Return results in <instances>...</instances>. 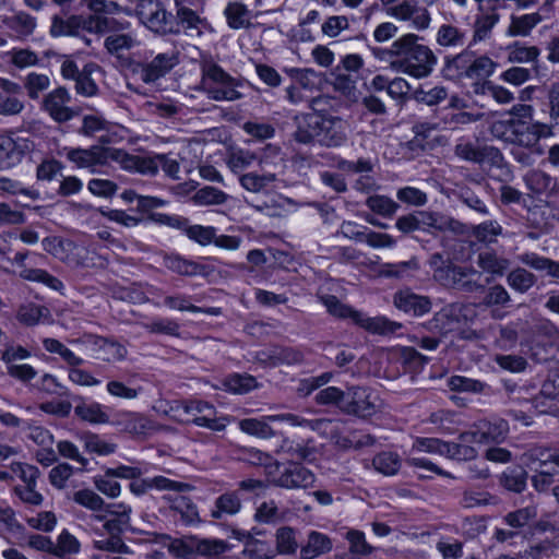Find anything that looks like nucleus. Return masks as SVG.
<instances>
[{
  "instance_id": "obj_1",
  "label": "nucleus",
  "mask_w": 559,
  "mask_h": 559,
  "mask_svg": "<svg viewBox=\"0 0 559 559\" xmlns=\"http://www.w3.org/2000/svg\"><path fill=\"white\" fill-rule=\"evenodd\" d=\"M293 134L300 144L318 143L325 148H338L348 142V122L340 116L302 114L296 116Z\"/></svg>"
},
{
  "instance_id": "obj_2",
  "label": "nucleus",
  "mask_w": 559,
  "mask_h": 559,
  "mask_svg": "<svg viewBox=\"0 0 559 559\" xmlns=\"http://www.w3.org/2000/svg\"><path fill=\"white\" fill-rule=\"evenodd\" d=\"M385 53L395 56L392 66L395 70L415 79H424L431 74L437 64V57L426 45L418 43V36L406 34L393 41Z\"/></svg>"
},
{
  "instance_id": "obj_3",
  "label": "nucleus",
  "mask_w": 559,
  "mask_h": 559,
  "mask_svg": "<svg viewBox=\"0 0 559 559\" xmlns=\"http://www.w3.org/2000/svg\"><path fill=\"white\" fill-rule=\"evenodd\" d=\"M202 84L207 97L216 102L241 99V80L231 76L218 63L209 60L202 63Z\"/></svg>"
},
{
  "instance_id": "obj_4",
  "label": "nucleus",
  "mask_w": 559,
  "mask_h": 559,
  "mask_svg": "<svg viewBox=\"0 0 559 559\" xmlns=\"http://www.w3.org/2000/svg\"><path fill=\"white\" fill-rule=\"evenodd\" d=\"M269 479L273 486L285 489H306L316 481L314 474L299 463L281 464L274 462L269 466Z\"/></svg>"
},
{
  "instance_id": "obj_5",
  "label": "nucleus",
  "mask_w": 559,
  "mask_h": 559,
  "mask_svg": "<svg viewBox=\"0 0 559 559\" xmlns=\"http://www.w3.org/2000/svg\"><path fill=\"white\" fill-rule=\"evenodd\" d=\"M63 154L76 167L96 173L98 168L109 165L111 160L116 162L117 148L102 145H92L88 148L64 147Z\"/></svg>"
},
{
  "instance_id": "obj_6",
  "label": "nucleus",
  "mask_w": 559,
  "mask_h": 559,
  "mask_svg": "<svg viewBox=\"0 0 559 559\" xmlns=\"http://www.w3.org/2000/svg\"><path fill=\"white\" fill-rule=\"evenodd\" d=\"M481 273L473 267H463L448 263V269L438 270L436 281L444 287L454 288L465 293H475L484 289L480 283Z\"/></svg>"
},
{
  "instance_id": "obj_7",
  "label": "nucleus",
  "mask_w": 559,
  "mask_h": 559,
  "mask_svg": "<svg viewBox=\"0 0 559 559\" xmlns=\"http://www.w3.org/2000/svg\"><path fill=\"white\" fill-rule=\"evenodd\" d=\"M143 25L159 36H175L177 23L174 13L168 11L160 1L147 0L138 11Z\"/></svg>"
},
{
  "instance_id": "obj_8",
  "label": "nucleus",
  "mask_w": 559,
  "mask_h": 559,
  "mask_svg": "<svg viewBox=\"0 0 559 559\" xmlns=\"http://www.w3.org/2000/svg\"><path fill=\"white\" fill-rule=\"evenodd\" d=\"M381 402L369 388L352 385L347 388L346 400L341 411L347 415L368 418L379 412Z\"/></svg>"
},
{
  "instance_id": "obj_9",
  "label": "nucleus",
  "mask_w": 559,
  "mask_h": 559,
  "mask_svg": "<svg viewBox=\"0 0 559 559\" xmlns=\"http://www.w3.org/2000/svg\"><path fill=\"white\" fill-rule=\"evenodd\" d=\"M509 432V424L502 418L483 419L477 421L467 431L460 435L459 439L477 444H490L502 442Z\"/></svg>"
},
{
  "instance_id": "obj_10",
  "label": "nucleus",
  "mask_w": 559,
  "mask_h": 559,
  "mask_svg": "<svg viewBox=\"0 0 559 559\" xmlns=\"http://www.w3.org/2000/svg\"><path fill=\"white\" fill-rule=\"evenodd\" d=\"M532 356L538 362L550 359L549 353L559 344V329L549 319H540L533 328Z\"/></svg>"
},
{
  "instance_id": "obj_11",
  "label": "nucleus",
  "mask_w": 559,
  "mask_h": 559,
  "mask_svg": "<svg viewBox=\"0 0 559 559\" xmlns=\"http://www.w3.org/2000/svg\"><path fill=\"white\" fill-rule=\"evenodd\" d=\"M72 96L68 88L58 86L47 93L41 102L40 108L57 123H64L72 120L78 112L69 106Z\"/></svg>"
},
{
  "instance_id": "obj_12",
  "label": "nucleus",
  "mask_w": 559,
  "mask_h": 559,
  "mask_svg": "<svg viewBox=\"0 0 559 559\" xmlns=\"http://www.w3.org/2000/svg\"><path fill=\"white\" fill-rule=\"evenodd\" d=\"M41 245L46 252L71 266L84 265L81 258L85 249L79 247L72 240L47 237L43 239Z\"/></svg>"
},
{
  "instance_id": "obj_13",
  "label": "nucleus",
  "mask_w": 559,
  "mask_h": 559,
  "mask_svg": "<svg viewBox=\"0 0 559 559\" xmlns=\"http://www.w3.org/2000/svg\"><path fill=\"white\" fill-rule=\"evenodd\" d=\"M388 14L400 21H411L417 31L427 29L431 22L429 11L419 7L415 0H404L388 9Z\"/></svg>"
},
{
  "instance_id": "obj_14",
  "label": "nucleus",
  "mask_w": 559,
  "mask_h": 559,
  "mask_svg": "<svg viewBox=\"0 0 559 559\" xmlns=\"http://www.w3.org/2000/svg\"><path fill=\"white\" fill-rule=\"evenodd\" d=\"M33 142L27 139H12L0 134V169H9L17 165L25 154L33 150Z\"/></svg>"
},
{
  "instance_id": "obj_15",
  "label": "nucleus",
  "mask_w": 559,
  "mask_h": 559,
  "mask_svg": "<svg viewBox=\"0 0 559 559\" xmlns=\"http://www.w3.org/2000/svg\"><path fill=\"white\" fill-rule=\"evenodd\" d=\"M186 0H174L175 11L174 19L177 23L175 27V36L185 34L192 36L193 34L201 35V25L203 19L191 8L185 4Z\"/></svg>"
},
{
  "instance_id": "obj_16",
  "label": "nucleus",
  "mask_w": 559,
  "mask_h": 559,
  "mask_svg": "<svg viewBox=\"0 0 559 559\" xmlns=\"http://www.w3.org/2000/svg\"><path fill=\"white\" fill-rule=\"evenodd\" d=\"M421 230L451 231L455 235H463L466 226L460 221L439 212L420 211Z\"/></svg>"
},
{
  "instance_id": "obj_17",
  "label": "nucleus",
  "mask_w": 559,
  "mask_h": 559,
  "mask_svg": "<svg viewBox=\"0 0 559 559\" xmlns=\"http://www.w3.org/2000/svg\"><path fill=\"white\" fill-rule=\"evenodd\" d=\"M393 304L399 310L417 317L431 310L429 297L417 295L408 288L396 292L393 296Z\"/></svg>"
},
{
  "instance_id": "obj_18",
  "label": "nucleus",
  "mask_w": 559,
  "mask_h": 559,
  "mask_svg": "<svg viewBox=\"0 0 559 559\" xmlns=\"http://www.w3.org/2000/svg\"><path fill=\"white\" fill-rule=\"evenodd\" d=\"M150 489H156L160 491H175L185 492L191 489V486L186 483L176 481L165 476H154L145 478L130 484V490L136 496L146 493Z\"/></svg>"
},
{
  "instance_id": "obj_19",
  "label": "nucleus",
  "mask_w": 559,
  "mask_h": 559,
  "mask_svg": "<svg viewBox=\"0 0 559 559\" xmlns=\"http://www.w3.org/2000/svg\"><path fill=\"white\" fill-rule=\"evenodd\" d=\"M116 163H118L124 170L128 171H135L145 176L157 175L156 154L153 156H139L117 148Z\"/></svg>"
},
{
  "instance_id": "obj_20",
  "label": "nucleus",
  "mask_w": 559,
  "mask_h": 559,
  "mask_svg": "<svg viewBox=\"0 0 559 559\" xmlns=\"http://www.w3.org/2000/svg\"><path fill=\"white\" fill-rule=\"evenodd\" d=\"M99 14L100 13H95L85 17L84 31L97 35H111L114 33L126 32L131 25L130 22L126 20Z\"/></svg>"
},
{
  "instance_id": "obj_21",
  "label": "nucleus",
  "mask_w": 559,
  "mask_h": 559,
  "mask_svg": "<svg viewBox=\"0 0 559 559\" xmlns=\"http://www.w3.org/2000/svg\"><path fill=\"white\" fill-rule=\"evenodd\" d=\"M460 325V308L455 305H449L442 308L429 321V329L441 336H447L457 331Z\"/></svg>"
},
{
  "instance_id": "obj_22",
  "label": "nucleus",
  "mask_w": 559,
  "mask_h": 559,
  "mask_svg": "<svg viewBox=\"0 0 559 559\" xmlns=\"http://www.w3.org/2000/svg\"><path fill=\"white\" fill-rule=\"evenodd\" d=\"M180 492L169 491L162 497V500L168 508L180 515L185 524H193L199 521V512L193 501Z\"/></svg>"
},
{
  "instance_id": "obj_23",
  "label": "nucleus",
  "mask_w": 559,
  "mask_h": 559,
  "mask_svg": "<svg viewBox=\"0 0 559 559\" xmlns=\"http://www.w3.org/2000/svg\"><path fill=\"white\" fill-rule=\"evenodd\" d=\"M175 64L173 55L158 53L151 62L141 67L140 78L144 83H153L168 73Z\"/></svg>"
},
{
  "instance_id": "obj_24",
  "label": "nucleus",
  "mask_w": 559,
  "mask_h": 559,
  "mask_svg": "<svg viewBox=\"0 0 559 559\" xmlns=\"http://www.w3.org/2000/svg\"><path fill=\"white\" fill-rule=\"evenodd\" d=\"M85 27V16L82 15H53L49 33L52 37L78 36Z\"/></svg>"
},
{
  "instance_id": "obj_25",
  "label": "nucleus",
  "mask_w": 559,
  "mask_h": 559,
  "mask_svg": "<svg viewBox=\"0 0 559 559\" xmlns=\"http://www.w3.org/2000/svg\"><path fill=\"white\" fill-rule=\"evenodd\" d=\"M164 264L168 270L185 276H207L213 271L210 265L186 260L179 255L165 257Z\"/></svg>"
},
{
  "instance_id": "obj_26",
  "label": "nucleus",
  "mask_w": 559,
  "mask_h": 559,
  "mask_svg": "<svg viewBox=\"0 0 559 559\" xmlns=\"http://www.w3.org/2000/svg\"><path fill=\"white\" fill-rule=\"evenodd\" d=\"M277 180L273 173L258 174L257 171H249L239 177L240 186L250 193H267Z\"/></svg>"
},
{
  "instance_id": "obj_27",
  "label": "nucleus",
  "mask_w": 559,
  "mask_h": 559,
  "mask_svg": "<svg viewBox=\"0 0 559 559\" xmlns=\"http://www.w3.org/2000/svg\"><path fill=\"white\" fill-rule=\"evenodd\" d=\"M0 190L4 193L20 197L19 203L22 206H29L28 201L34 202L39 200L40 193L33 187H26L20 180L9 177H0Z\"/></svg>"
},
{
  "instance_id": "obj_28",
  "label": "nucleus",
  "mask_w": 559,
  "mask_h": 559,
  "mask_svg": "<svg viewBox=\"0 0 559 559\" xmlns=\"http://www.w3.org/2000/svg\"><path fill=\"white\" fill-rule=\"evenodd\" d=\"M120 424L126 432L136 437H146L159 429L156 423L136 413L126 414Z\"/></svg>"
},
{
  "instance_id": "obj_29",
  "label": "nucleus",
  "mask_w": 559,
  "mask_h": 559,
  "mask_svg": "<svg viewBox=\"0 0 559 559\" xmlns=\"http://www.w3.org/2000/svg\"><path fill=\"white\" fill-rule=\"evenodd\" d=\"M356 325L365 329L373 334L388 335L393 334L402 329V323L391 321L385 317H367L359 311V318L355 322Z\"/></svg>"
},
{
  "instance_id": "obj_30",
  "label": "nucleus",
  "mask_w": 559,
  "mask_h": 559,
  "mask_svg": "<svg viewBox=\"0 0 559 559\" xmlns=\"http://www.w3.org/2000/svg\"><path fill=\"white\" fill-rule=\"evenodd\" d=\"M93 344L97 353V358L107 362L121 361L128 354L127 348L122 344L106 337L98 336Z\"/></svg>"
},
{
  "instance_id": "obj_31",
  "label": "nucleus",
  "mask_w": 559,
  "mask_h": 559,
  "mask_svg": "<svg viewBox=\"0 0 559 559\" xmlns=\"http://www.w3.org/2000/svg\"><path fill=\"white\" fill-rule=\"evenodd\" d=\"M224 16L231 29L248 28L251 26V12L241 2L230 1L224 9Z\"/></svg>"
},
{
  "instance_id": "obj_32",
  "label": "nucleus",
  "mask_w": 559,
  "mask_h": 559,
  "mask_svg": "<svg viewBox=\"0 0 559 559\" xmlns=\"http://www.w3.org/2000/svg\"><path fill=\"white\" fill-rule=\"evenodd\" d=\"M332 549L330 537L317 531H312L308 535V540L300 549L302 559H314Z\"/></svg>"
},
{
  "instance_id": "obj_33",
  "label": "nucleus",
  "mask_w": 559,
  "mask_h": 559,
  "mask_svg": "<svg viewBox=\"0 0 559 559\" xmlns=\"http://www.w3.org/2000/svg\"><path fill=\"white\" fill-rule=\"evenodd\" d=\"M3 23L9 29L13 31L22 38L31 36L37 26L36 17L25 11H17L7 16Z\"/></svg>"
},
{
  "instance_id": "obj_34",
  "label": "nucleus",
  "mask_w": 559,
  "mask_h": 559,
  "mask_svg": "<svg viewBox=\"0 0 559 559\" xmlns=\"http://www.w3.org/2000/svg\"><path fill=\"white\" fill-rule=\"evenodd\" d=\"M542 20V15L539 13L511 15L510 24L506 31V34L511 37L528 36L532 29L537 26Z\"/></svg>"
},
{
  "instance_id": "obj_35",
  "label": "nucleus",
  "mask_w": 559,
  "mask_h": 559,
  "mask_svg": "<svg viewBox=\"0 0 559 559\" xmlns=\"http://www.w3.org/2000/svg\"><path fill=\"white\" fill-rule=\"evenodd\" d=\"M477 265L486 273L502 276L510 266V260L495 251H484L477 255Z\"/></svg>"
},
{
  "instance_id": "obj_36",
  "label": "nucleus",
  "mask_w": 559,
  "mask_h": 559,
  "mask_svg": "<svg viewBox=\"0 0 559 559\" xmlns=\"http://www.w3.org/2000/svg\"><path fill=\"white\" fill-rule=\"evenodd\" d=\"M320 301L326 308V311L336 319H349L353 323L359 318V311L350 306L343 304L334 295H322L319 297Z\"/></svg>"
},
{
  "instance_id": "obj_37",
  "label": "nucleus",
  "mask_w": 559,
  "mask_h": 559,
  "mask_svg": "<svg viewBox=\"0 0 559 559\" xmlns=\"http://www.w3.org/2000/svg\"><path fill=\"white\" fill-rule=\"evenodd\" d=\"M74 400H80V403L74 408V413L82 420L91 424L109 423V416L104 412L103 406L99 403H85L79 396L74 397Z\"/></svg>"
},
{
  "instance_id": "obj_38",
  "label": "nucleus",
  "mask_w": 559,
  "mask_h": 559,
  "mask_svg": "<svg viewBox=\"0 0 559 559\" xmlns=\"http://www.w3.org/2000/svg\"><path fill=\"white\" fill-rule=\"evenodd\" d=\"M241 509V499L237 491L221 495L216 501L214 509L211 511L213 519H222L224 515H234Z\"/></svg>"
},
{
  "instance_id": "obj_39",
  "label": "nucleus",
  "mask_w": 559,
  "mask_h": 559,
  "mask_svg": "<svg viewBox=\"0 0 559 559\" xmlns=\"http://www.w3.org/2000/svg\"><path fill=\"white\" fill-rule=\"evenodd\" d=\"M508 61L512 63H531L536 64L540 50L536 46H526L523 43L515 41L508 46Z\"/></svg>"
},
{
  "instance_id": "obj_40",
  "label": "nucleus",
  "mask_w": 559,
  "mask_h": 559,
  "mask_svg": "<svg viewBox=\"0 0 559 559\" xmlns=\"http://www.w3.org/2000/svg\"><path fill=\"white\" fill-rule=\"evenodd\" d=\"M519 259L523 264L536 271H546L548 276L559 281V261L538 255L534 252L521 254Z\"/></svg>"
},
{
  "instance_id": "obj_41",
  "label": "nucleus",
  "mask_w": 559,
  "mask_h": 559,
  "mask_svg": "<svg viewBox=\"0 0 559 559\" xmlns=\"http://www.w3.org/2000/svg\"><path fill=\"white\" fill-rule=\"evenodd\" d=\"M139 45L138 39L131 33H114L104 40V47L108 53L120 56L123 51L130 50Z\"/></svg>"
},
{
  "instance_id": "obj_42",
  "label": "nucleus",
  "mask_w": 559,
  "mask_h": 559,
  "mask_svg": "<svg viewBox=\"0 0 559 559\" xmlns=\"http://www.w3.org/2000/svg\"><path fill=\"white\" fill-rule=\"evenodd\" d=\"M267 416L262 418H245L239 421V429L250 436L262 439H269L275 436V431L271 427Z\"/></svg>"
},
{
  "instance_id": "obj_43",
  "label": "nucleus",
  "mask_w": 559,
  "mask_h": 559,
  "mask_svg": "<svg viewBox=\"0 0 559 559\" xmlns=\"http://www.w3.org/2000/svg\"><path fill=\"white\" fill-rule=\"evenodd\" d=\"M98 68L99 67L94 62L86 63L83 67L81 75L74 81V90L78 95L84 97H93L98 94V86L95 83V81L91 78L93 72L96 71Z\"/></svg>"
},
{
  "instance_id": "obj_44",
  "label": "nucleus",
  "mask_w": 559,
  "mask_h": 559,
  "mask_svg": "<svg viewBox=\"0 0 559 559\" xmlns=\"http://www.w3.org/2000/svg\"><path fill=\"white\" fill-rule=\"evenodd\" d=\"M536 282V275L524 267H515L507 275L508 285L520 294L527 293Z\"/></svg>"
},
{
  "instance_id": "obj_45",
  "label": "nucleus",
  "mask_w": 559,
  "mask_h": 559,
  "mask_svg": "<svg viewBox=\"0 0 559 559\" xmlns=\"http://www.w3.org/2000/svg\"><path fill=\"white\" fill-rule=\"evenodd\" d=\"M465 39L466 33L451 24H442L436 36V40L441 47H461L465 44Z\"/></svg>"
},
{
  "instance_id": "obj_46",
  "label": "nucleus",
  "mask_w": 559,
  "mask_h": 559,
  "mask_svg": "<svg viewBox=\"0 0 559 559\" xmlns=\"http://www.w3.org/2000/svg\"><path fill=\"white\" fill-rule=\"evenodd\" d=\"M372 465L384 476H393L400 471L402 460L397 453L383 451L373 457Z\"/></svg>"
},
{
  "instance_id": "obj_47",
  "label": "nucleus",
  "mask_w": 559,
  "mask_h": 559,
  "mask_svg": "<svg viewBox=\"0 0 559 559\" xmlns=\"http://www.w3.org/2000/svg\"><path fill=\"white\" fill-rule=\"evenodd\" d=\"M538 516V508L536 504H530L527 507L511 511L503 516V522L512 528L519 530Z\"/></svg>"
},
{
  "instance_id": "obj_48",
  "label": "nucleus",
  "mask_w": 559,
  "mask_h": 559,
  "mask_svg": "<svg viewBox=\"0 0 559 559\" xmlns=\"http://www.w3.org/2000/svg\"><path fill=\"white\" fill-rule=\"evenodd\" d=\"M473 58L474 53L471 50H464L447 60V71L456 79H468Z\"/></svg>"
},
{
  "instance_id": "obj_49",
  "label": "nucleus",
  "mask_w": 559,
  "mask_h": 559,
  "mask_svg": "<svg viewBox=\"0 0 559 559\" xmlns=\"http://www.w3.org/2000/svg\"><path fill=\"white\" fill-rule=\"evenodd\" d=\"M527 473L523 468H508L500 478V485L512 492L520 493L526 488Z\"/></svg>"
},
{
  "instance_id": "obj_50",
  "label": "nucleus",
  "mask_w": 559,
  "mask_h": 559,
  "mask_svg": "<svg viewBox=\"0 0 559 559\" xmlns=\"http://www.w3.org/2000/svg\"><path fill=\"white\" fill-rule=\"evenodd\" d=\"M191 200L200 206L222 205L228 200V194L217 188L205 186L199 189Z\"/></svg>"
},
{
  "instance_id": "obj_51",
  "label": "nucleus",
  "mask_w": 559,
  "mask_h": 559,
  "mask_svg": "<svg viewBox=\"0 0 559 559\" xmlns=\"http://www.w3.org/2000/svg\"><path fill=\"white\" fill-rule=\"evenodd\" d=\"M50 78L44 73L29 72L23 80V87L31 99H38L40 94L49 88Z\"/></svg>"
},
{
  "instance_id": "obj_52",
  "label": "nucleus",
  "mask_w": 559,
  "mask_h": 559,
  "mask_svg": "<svg viewBox=\"0 0 559 559\" xmlns=\"http://www.w3.org/2000/svg\"><path fill=\"white\" fill-rule=\"evenodd\" d=\"M502 231V226L497 221H486L472 228L473 237L486 245L496 243Z\"/></svg>"
},
{
  "instance_id": "obj_53",
  "label": "nucleus",
  "mask_w": 559,
  "mask_h": 559,
  "mask_svg": "<svg viewBox=\"0 0 559 559\" xmlns=\"http://www.w3.org/2000/svg\"><path fill=\"white\" fill-rule=\"evenodd\" d=\"M80 548L81 544L78 538L66 530L59 534L57 543L52 542V555L58 558L75 555L80 551Z\"/></svg>"
},
{
  "instance_id": "obj_54",
  "label": "nucleus",
  "mask_w": 559,
  "mask_h": 559,
  "mask_svg": "<svg viewBox=\"0 0 559 559\" xmlns=\"http://www.w3.org/2000/svg\"><path fill=\"white\" fill-rule=\"evenodd\" d=\"M276 550L280 555H294L298 549L296 531L290 526H283L275 534Z\"/></svg>"
},
{
  "instance_id": "obj_55",
  "label": "nucleus",
  "mask_w": 559,
  "mask_h": 559,
  "mask_svg": "<svg viewBox=\"0 0 559 559\" xmlns=\"http://www.w3.org/2000/svg\"><path fill=\"white\" fill-rule=\"evenodd\" d=\"M171 411L179 413L178 418H183L182 415L187 417H193L197 415H201L204 413H209L210 415L215 414V408L213 405L207 402L199 401V400H190V401H181L178 402L175 407H171Z\"/></svg>"
},
{
  "instance_id": "obj_56",
  "label": "nucleus",
  "mask_w": 559,
  "mask_h": 559,
  "mask_svg": "<svg viewBox=\"0 0 559 559\" xmlns=\"http://www.w3.org/2000/svg\"><path fill=\"white\" fill-rule=\"evenodd\" d=\"M257 154L249 150H234L231 151L226 159V164L228 168L235 173L239 174L242 170L249 168L255 160Z\"/></svg>"
},
{
  "instance_id": "obj_57",
  "label": "nucleus",
  "mask_w": 559,
  "mask_h": 559,
  "mask_svg": "<svg viewBox=\"0 0 559 559\" xmlns=\"http://www.w3.org/2000/svg\"><path fill=\"white\" fill-rule=\"evenodd\" d=\"M524 181L527 188L534 193H545L555 187V181L543 170L534 169L526 174Z\"/></svg>"
},
{
  "instance_id": "obj_58",
  "label": "nucleus",
  "mask_w": 559,
  "mask_h": 559,
  "mask_svg": "<svg viewBox=\"0 0 559 559\" xmlns=\"http://www.w3.org/2000/svg\"><path fill=\"white\" fill-rule=\"evenodd\" d=\"M5 57L11 64L20 70L35 67L39 63L37 53L28 48H13L5 52Z\"/></svg>"
},
{
  "instance_id": "obj_59",
  "label": "nucleus",
  "mask_w": 559,
  "mask_h": 559,
  "mask_svg": "<svg viewBox=\"0 0 559 559\" xmlns=\"http://www.w3.org/2000/svg\"><path fill=\"white\" fill-rule=\"evenodd\" d=\"M84 444V448L90 453H96L98 455H109L114 453L117 445L111 442H107L98 435L86 432L80 437Z\"/></svg>"
},
{
  "instance_id": "obj_60",
  "label": "nucleus",
  "mask_w": 559,
  "mask_h": 559,
  "mask_svg": "<svg viewBox=\"0 0 559 559\" xmlns=\"http://www.w3.org/2000/svg\"><path fill=\"white\" fill-rule=\"evenodd\" d=\"M448 386L451 391L467 392L474 394L483 393L488 388L485 382L463 376H452L449 378Z\"/></svg>"
},
{
  "instance_id": "obj_61",
  "label": "nucleus",
  "mask_w": 559,
  "mask_h": 559,
  "mask_svg": "<svg viewBox=\"0 0 559 559\" xmlns=\"http://www.w3.org/2000/svg\"><path fill=\"white\" fill-rule=\"evenodd\" d=\"M414 99L427 106H436L448 97V90L442 85H437L431 88L420 86L414 92Z\"/></svg>"
},
{
  "instance_id": "obj_62",
  "label": "nucleus",
  "mask_w": 559,
  "mask_h": 559,
  "mask_svg": "<svg viewBox=\"0 0 559 559\" xmlns=\"http://www.w3.org/2000/svg\"><path fill=\"white\" fill-rule=\"evenodd\" d=\"M366 205L376 214L383 217H392L400 205L386 195H370L366 200Z\"/></svg>"
},
{
  "instance_id": "obj_63",
  "label": "nucleus",
  "mask_w": 559,
  "mask_h": 559,
  "mask_svg": "<svg viewBox=\"0 0 559 559\" xmlns=\"http://www.w3.org/2000/svg\"><path fill=\"white\" fill-rule=\"evenodd\" d=\"M20 276L27 281L43 283L56 292H61L63 288V284L59 278L41 269H24L21 271Z\"/></svg>"
},
{
  "instance_id": "obj_64",
  "label": "nucleus",
  "mask_w": 559,
  "mask_h": 559,
  "mask_svg": "<svg viewBox=\"0 0 559 559\" xmlns=\"http://www.w3.org/2000/svg\"><path fill=\"white\" fill-rule=\"evenodd\" d=\"M224 386L236 394H245L258 386L254 377L249 374H233L225 379Z\"/></svg>"
}]
</instances>
